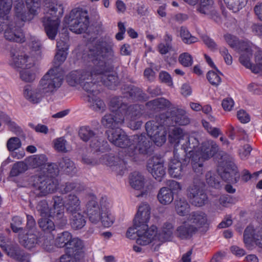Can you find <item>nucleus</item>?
Segmentation results:
<instances>
[{"instance_id":"nucleus-40","label":"nucleus","mask_w":262,"mask_h":262,"mask_svg":"<svg viewBox=\"0 0 262 262\" xmlns=\"http://www.w3.org/2000/svg\"><path fill=\"white\" fill-rule=\"evenodd\" d=\"M127 105L122 97L113 98L110 101L111 109L115 113L122 114L124 111H125Z\"/></svg>"},{"instance_id":"nucleus-24","label":"nucleus","mask_w":262,"mask_h":262,"mask_svg":"<svg viewBox=\"0 0 262 262\" xmlns=\"http://www.w3.org/2000/svg\"><path fill=\"white\" fill-rule=\"evenodd\" d=\"M196 232L195 228L189 222L184 221L177 228L175 234L181 239L187 240L190 239Z\"/></svg>"},{"instance_id":"nucleus-3","label":"nucleus","mask_w":262,"mask_h":262,"mask_svg":"<svg viewBox=\"0 0 262 262\" xmlns=\"http://www.w3.org/2000/svg\"><path fill=\"white\" fill-rule=\"evenodd\" d=\"M150 208L146 203H143L139 206L138 212L134 218V225L141 227L136 232L139 238L136 240L138 244L145 246L151 243L152 239L157 233L156 226L152 225L148 227L147 222L150 219Z\"/></svg>"},{"instance_id":"nucleus-2","label":"nucleus","mask_w":262,"mask_h":262,"mask_svg":"<svg viewBox=\"0 0 262 262\" xmlns=\"http://www.w3.org/2000/svg\"><path fill=\"white\" fill-rule=\"evenodd\" d=\"M63 77L59 68H51L40 79L37 87L24 86L23 96L29 102L39 103L45 94H52L61 86Z\"/></svg>"},{"instance_id":"nucleus-64","label":"nucleus","mask_w":262,"mask_h":262,"mask_svg":"<svg viewBox=\"0 0 262 262\" xmlns=\"http://www.w3.org/2000/svg\"><path fill=\"white\" fill-rule=\"evenodd\" d=\"M41 242V247L45 250L49 252L54 251L55 246L53 244V241L51 237L43 236Z\"/></svg>"},{"instance_id":"nucleus-5","label":"nucleus","mask_w":262,"mask_h":262,"mask_svg":"<svg viewBox=\"0 0 262 262\" xmlns=\"http://www.w3.org/2000/svg\"><path fill=\"white\" fill-rule=\"evenodd\" d=\"M63 13V7L61 2H54L50 5L42 22L47 35L51 39H55L60 23L59 18Z\"/></svg>"},{"instance_id":"nucleus-56","label":"nucleus","mask_w":262,"mask_h":262,"mask_svg":"<svg viewBox=\"0 0 262 262\" xmlns=\"http://www.w3.org/2000/svg\"><path fill=\"white\" fill-rule=\"evenodd\" d=\"M255 229L252 226L246 227L244 233V241L246 245H250L255 240Z\"/></svg>"},{"instance_id":"nucleus-17","label":"nucleus","mask_w":262,"mask_h":262,"mask_svg":"<svg viewBox=\"0 0 262 262\" xmlns=\"http://www.w3.org/2000/svg\"><path fill=\"white\" fill-rule=\"evenodd\" d=\"M92 69L91 71L87 70H74L68 73L66 76V81L69 85L76 86L89 80L90 77L93 78Z\"/></svg>"},{"instance_id":"nucleus-45","label":"nucleus","mask_w":262,"mask_h":262,"mask_svg":"<svg viewBox=\"0 0 262 262\" xmlns=\"http://www.w3.org/2000/svg\"><path fill=\"white\" fill-rule=\"evenodd\" d=\"M59 168L68 174L75 173V167L74 163L67 157L63 158L58 163Z\"/></svg>"},{"instance_id":"nucleus-6","label":"nucleus","mask_w":262,"mask_h":262,"mask_svg":"<svg viewBox=\"0 0 262 262\" xmlns=\"http://www.w3.org/2000/svg\"><path fill=\"white\" fill-rule=\"evenodd\" d=\"M107 139L110 142L116 146L123 148L126 156L135 160L136 150L133 146V136H128L123 130L119 127L108 129L106 132Z\"/></svg>"},{"instance_id":"nucleus-11","label":"nucleus","mask_w":262,"mask_h":262,"mask_svg":"<svg viewBox=\"0 0 262 262\" xmlns=\"http://www.w3.org/2000/svg\"><path fill=\"white\" fill-rule=\"evenodd\" d=\"M23 25L11 19L0 20V32L4 31V36L7 40L23 42L25 41V36L21 29Z\"/></svg>"},{"instance_id":"nucleus-61","label":"nucleus","mask_w":262,"mask_h":262,"mask_svg":"<svg viewBox=\"0 0 262 262\" xmlns=\"http://www.w3.org/2000/svg\"><path fill=\"white\" fill-rule=\"evenodd\" d=\"M21 146L20 140L17 137H11L7 142V147L10 151L16 150L19 148Z\"/></svg>"},{"instance_id":"nucleus-46","label":"nucleus","mask_w":262,"mask_h":262,"mask_svg":"<svg viewBox=\"0 0 262 262\" xmlns=\"http://www.w3.org/2000/svg\"><path fill=\"white\" fill-rule=\"evenodd\" d=\"M48 161L46 156L43 154L30 156L27 159L29 166L36 168L43 165Z\"/></svg>"},{"instance_id":"nucleus-8","label":"nucleus","mask_w":262,"mask_h":262,"mask_svg":"<svg viewBox=\"0 0 262 262\" xmlns=\"http://www.w3.org/2000/svg\"><path fill=\"white\" fill-rule=\"evenodd\" d=\"M82 161L86 164L95 165L99 164L106 165L112 168L117 174L123 175L126 171V163L124 160L113 155L103 154L98 159H92L87 156L82 157Z\"/></svg>"},{"instance_id":"nucleus-10","label":"nucleus","mask_w":262,"mask_h":262,"mask_svg":"<svg viewBox=\"0 0 262 262\" xmlns=\"http://www.w3.org/2000/svg\"><path fill=\"white\" fill-rule=\"evenodd\" d=\"M169 140L171 143L174 144V148L179 144L181 145L182 149L188 154L192 152V149L199 145V141L194 136H188L185 135L182 129L174 127L169 134Z\"/></svg>"},{"instance_id":"nucleus-48","label":"nucleus","mask_w":262,"mask_h":262,"mask_svg":"<svg viewBox=\"0 0 262 262\" xmlns=\"http://www.w3.org/2000/svg\"><path fill=\"white\" fill-rule=\"evenodd\" d=\"M188 198L191 202L192 204L198 207L204 205L208 201V197L205 190L198 192L197 194H195V196H191Z\"/></svg>"},{"instance_id":"nucleus-58","label":"nucleus","mask_w":262,"mask_h":262,"mask_svg":"<svg viewBox=\"0 0 262 262\" xmlns=\"http://www.w3.org/2000/svg\"><path fill=\"white\" fill-rule=\"evenodd\" d=\"M20 79L27 82L33 81L36 77L35 73L30 69H24L20 71Z\"/></svg>"},{"instance_id":"nucleus-55","label":"nucleus","mask_w":262,"mask_h":262,"mask_svg":"<svg viewBox=\"0 0 262 262\" xmlns=\"http://www.w3.org/2000/svg\"><path fill=\"white\" fill-rule=\"evenodd\" d=\"M147 105L149 106H155V108H169L172 106V104L170 102L164 98H160L158 99H156L152 101H149L147 103Z\"/></svg>"},{"instance_id":"nucleus-21","label":"nucleus","mask_w":262,"mask_h":262,"mask_svg":"<svg viewBox=\"0 0 262 262\" xmlns=\"http://www.w3.org/2000/svg\"><path fill=\"white\" fill-rule=\"evenodd\" d=\"M20 232L18 234L19 244L25 248L31 250L38 243V234L36 232Z\"/></svg>"},{"instance_id":"nucleus-7","label":"nucleus","mask_w":262,"mask_h":262,"mask_svg":"<svg viewBox=\"0 0 262 262\" xmlns=\"http://www.w3.org/2000/svg\"><path fill=\"white\" fill-rule=\"evenodd\" d=\"M28 12H27L23 0H14V16L12 20L18 22V24H24V22L32 20L37 14L39 8L38 0L26 1Z\"/></svg>"},{"instance_id":"nucleus-30","label":"nucleus","mask_w":262,"mask_h":262,"mask_svg":"<svg viewBox=\"0 0 262 262\" xmlns=\"http://www.w3.org/2000/svg\"><path fill=\"white\" fill-rule=\"evenodd\" d=\"M143 108V106L138 104L127 105L121 115L124 117V120L138 119L144 113Z\"/></svg>"},{"instance_id":"nucleus-41","label":"nucleus","mask_w":262,"mask_h":262,"mask_svg":"<svg viewBox=\"0 0 262 262\" xmlns=\"http://www.w3.org/2000/svg\"><path fill=\"white\" fill-rule=\"evenodd\" d=\"M12 0H0V20L10 19L9 14L12 6Z\"/></svg>"},{"instance_id":"nucleus-29","label":"nucleus","mask_w":262,"mask_h":262,"mask_svg":"<svg viewBox=\"0 0 262 262\" xmlns=\"http://www.w3.org/2000/svg\"><path fill=\"white\" fill-rule=\"evenodd\" d=\"M197 11L210 18H213L217 16V12L214 8L213 0H200Z\"/></svg>"},{"instance_id":"nucleus-9","label":"nucleus","mask_w":262,"mask_h":262,"mask_svg":"<svg viewBox=\"0 0 262 262\" xmlns=\"http://www.w3.org/2000/svg\"><path fill=\"white\" fill-rule=\"evenodd\" d=\"M67 23L71 31L77 34L84 32L90 24L88 11L80 8L73 9L70 13Z\"/></svg>"},{"instance_id":"nucleus-33","label":"nucleus","mask_w":262,"mask_h":262,"mask_svg":"<svg viewBox=\"0 0 262 262\" xmlns=\"http://www.w3.org/2000/svg\"><path fill=\"white\" fill-rule=\"evenodd\" d=\"M107 143L103 138L96 136L90 142V147L92 150L97 156H101L107 149Z\"/></svg>"},{"instance_id":"nucleus-27","label":"nucleus","mask_w":262,"mask_h":262,"mask_svg":"<svg viewBox=\"0 0 262 262\" xmlns=\"http://www.w3.org/2000/svg\"><path fill=\"white\" fill-rule=\"evenodd\" d=\"M173 231L174 226L173 224L169 222H165L163 224L161 230L159 231L158 235L157 236L155 235L154 237H155V240L158 239L161 243L166 242L171 239Z\"/></svg>"},{"instance_id":"nucleus-53","label":"nucleus","mask_w":262,"mask_h":262,"mask_svg":"<svg viewBox=\"0 0 262 262\" xmlns=\"http://www.w3.org/2000/svg\"><path fill=\"white\" fill-rule=\"evenodd\" d=\"M247 0H224L227 7L233 12H237L246 5Z\"/></svg>"},{"instance_id":"nucleus-20","label":"nucleus","mask_w":262,"mask_h":262,"mask_svg":"<svg viewBox=\"0 0 262 262\" xmlns=\"http://www.w3.org/2000/svg\"><path fill=\"white\" fill-rule=\"evenodd\" d=\"M59 174V170L56 165L50 164L46 167L39 168L35 170L33 178L34 179L46 180L49 179H54Z\"/></svg>"},{"instance_id":"nucleus-1","label":"nucleus","mask_w":262,"mask_h":262,"mask_svg":"<svg viewBox=\"0 0 262 262\" xmlns=\"http://www.w3.org/2000/svg\"><path fill=\"white\" fill-rule=\"evenodd\" d=\"M88 56L93 63L92 76L95 82L101 83L110 89H114L119 83L117 74L113 71L107 62L117 59L112 45L105 41L99 40L90 49Z\"/></svg>"},{"instance_id":"nucleus-32","label":"nucleus","mask_w":262,"mask_h":262,"mask_svg":"<svg viewBox=\"0 0 262 262\" xmlns=\"http://www.w3.org/2000/svg\"><path fill=\"white\" fill-rule=\"evenodd\" d=\"M172 120L178 125H186L190 122L186 111L177 107H173L171 111Z\"/></svg>"},{"instance_id":"nucleus-26","label":"nucleus","mask_w":262,"mask_h":262,"mask_svg":"<svg viewBox=\"0 0 262 262\" xmlns=\"http://www.w3.org/2000/svg\"><path fill=\"white\" fill-rule=\"evenodd\" d=\"M68 47V45L64 41L59 40L57 41V52L55 55L54 59L55 63L56 66L53 68L55 67L59 68L63 77V74L61 68L59 67V65L63 63L67 58L68 55L67 51L69 49Z\"/></svg>"},{"instance_id":"nucleus-49","label":"nucleus","mask_w":262,"mask_h":262,"mask_svg":"<svg viewBox=\"0 0 262 262\" xmlns=\"http://www.w3.org/2000/svg\"><path fill=\"white\" fill-rule=\"evenodd\" d=\"M52 213L53 219L59 226L63 227L67 224V219L64 216L63 208L54 209Z\"/></svg>"},{"instance_id":"nucleus-23","label":"nucleus","mask_w":262,"mask_h":262,"mask_svg":"<svg viewBox=\"0 0 262 262\" xmlns=\"http://www.w3.org/2000/svg\"><path fill=\"white\" fill-rule=\"evenodd\" d=\"M57 186V191L63 194L73 190L76 192H81L85 189L84 185L75 181H59Z\"/></svg>"},{"instance_id":"nucleus-18","label":"nucleus","mask_w":262,"mask_h":262,"mask_svg":"<svg viewBox=\"0 0 262 262\" xmlns=\"http://www.w3.org/2000/svg\"><path fill=\"white\" fill-rule=\"evenodd\" d=\"M147 168L155 179H161L165 174L163 160L158 157L154 156L149 160Z\"/></svg>"},{"instance_id":"nucleus-63","label":"nucleus","mask_w":262,"mask_h":262,"mask_svg":"<svg viewBox=\"0 0 262 262\" xmlns=\"http://www.w3.org/2000/svg\"><path fill=\"white\" fill-rule=\"evenodd\" d=\"M167 187L173 194L178 193L182 190L185 186L184 182L179 181H168Z\"/></svg>"},{"instance_id":"nucleus-43","label":"nucleus","mask_w":262,"mask_h":262,"mask_svg":"<svg viewBox=\"0 0 262 262\" xmlns=\"http://www.w3.org/2000/svg\"><path fill=\"white\" fill-rule=\"evenodd\" d=\"M72 235L68 231H64L58 234L55 240V246L58 248H67Z\"/></svg>"},{"instance_id":"nucleus-4","label":"nucleus","mask_w":262,"mask_h":262,"mask_svg":"<svg viewBox=\"0 0 262 262\" xmlns=\"http://www.w3.org/2000/svg\"><path fill=\"white\" fill-rule=\"evenodd\" d=\"M199 145L195 149H192L191 153L188 154L192 169L198 175L202 173L204 161L212 157L219 149L216 143L212 140L204 142L200 147Z\"/></svg>"},{"instance_id":"nucleus-36","label":"nucleus","mask_w":262,"mask_h":262,"mask_svg":"<svg viewBox=\"0 0 262 262\" xmlns=\"http://www.w3.org/2000/svg\"><path fill=\"white\" fill-rule=\"evenodd\" d=\"M187 185L186 192L188 198L195 196L198 192L207 189L205 181H191Z\"/></svg>"},{"instance_id":"nucleus-51","label":"nucleus","mask_w":262,"mask_h":262,"mask_svg":"<svg viewBox=\"0 0 262 262\" xmlns=\"http://www.w3.org/2000/svg\"><path fill=\"white\" fill-rule=\"evenodd\" d=\"M180 33L182 41L186 44L190 45L198 41V38L192 35L188 30L185 27L182 26L181 27Z\"/></svg>"},{"instance_id":"nucleus-57","label":"nucleus","mask_w":262,"mask_h":262,"mask_svg":"<svg viewBox=\"0 0 262 262\" xmlns=\"http://www.w3.org/2000/svg\"><path fill=\"white\" fill-rule=\"evenodd\" d=\"M54 147L58 152H67V141L64 137L58 138L53 141Z\"/></svg>"},{"instance_id":"nucleus-38","label":"nucleus","mask_w":262,"mask_h":262,"mask_svg":"<svg viewBox=\"0 0 262 262\" xmlns=\"http://www.w3.org/2000/svg\"><path fill=\"white\" fill-rule=\"evenodd\" d=\"M157 199L161 204L168 205L173 200V194L167 187H163L159 191Z\"/></svg>"},{"instance_id":"nucleus-54","label":"nucleus","mask_w":262,"mask_h":262,"mask_svg":"<svg viewBox=\"0 0 262 262\" xmlns=\"http://www.w3.org/2000/svg\"><path fill=\"white\" fill-rule=\"evenodd\" d=\"M40 228L45 232L50 233L54 231L55 226L54 222L48 218L42 217L38 221Z\"/></svg>"},{"instance_id":"nucleus-15","label":"nucleus","mask_w":262,"mask_h":262,"mask_svg":"<svg viewBox=\"0 0 262 262\" xmlns=\"http://www.w3.org/2000/svg\"><path fill=\"white\" fill-rule=\"evenodd\" d=\"M187 220L195 228L197 232L205 234L209 230V223L207 214L201 211H192L189 214Z\"/></svg>"},{"instance_id":"nucleus-16","label":"nucleus","mask_w":262,"mask_h":262,"mask_svg":"<svg viewBox=\"0 0 262 262\" xmlns=\"http://www.w3.org/2000/svg\"><path fill=\"white\" fill-rule=\"evenodd\" d=\"M89 84L86 83L84 86V90L88 94V101L90 103V107L96 112L102 113L106 108L104 101L99 98L97 95L99 94V90L96 89V85L92 86V90L89 89Z\"/></svg>"},{"instance_id":"nucleus-50","label":"nucleus","mask_w":262,"mask_h":262,"mask_svg":"<svg viewBox=\"0 0 262 262\" xmlns=\"http://www.w3.org/2000/svg\"><path fill=\"white\" fill-rule=\"evenodd\" d=\"M79 136L80 139L84 141L88 142L95 138L96 134L92 128L88 126H83L80 128L79 130Z\"/></svg>"},{"instance_id":"nucleus-19","label":"nucleus","mask_w":262,"mask_h":262,"mask_svg":"<svg viewBox=\"0 0 262 262\" xmlns=\"http://www.w3.org/2000/svg\"><path fill=\"white\" fill-rule=\"evenodd\" d=\"M132 143L136 150L137 154L138 152L141 154H147L152 144L148 138L143 134L133 135Z\"/></svg>"},{"instance_id":"nucleus-13","label":"nucleus","mask_w":262,"mask_h":262,"mask_svg":"<svg viewBox=\"0 0 262 262\" xmlns=\"http://www.w3.org/2000/svg\"><path fill=\"white\" fill-rule=\"evenodd\" d=\"M9 63L15 68L30 69L34 65V57L30 54L19 52L14 49L10 51Z\"/></svg>"},{"instance_id":"nucleus-25","label":"nucleus","mask_w":262,"mask_h":262,"mask_svg":"<svg viewBox=\"0 0 262 262\" xmlns=\"http://www.w3.org/2000/svg\"><path fill=\"white\" fill-rule=\"evenodd\" d=\"M124 122V117L114 112L113 114H106L101 120L102 125L109 129L116 128V126L122 124Z\"/></svg>"},{"instance_id":"nucleus-31","label":"nucleus","mask_w":262,"mask_h":262,"mask_svg":"<svg viewBox=\"0 0 262 262\" xmlns=\"http://www.w3.org/2000/svg\"><path fill=\"white\" fill-rule=\"evenodd\" d=\"M84 247L83 242L78 237H71L70 241L66 248V253L70 255L79 256Z\"/></svg>"},{"instance_id":"nucleus-39","label":"nucleus","mask_w":262,"mask_h":262,"mask_svg":"<svg viewBox=\"0 0 262 262\" xmlns=\"http://www.w3.org/2000/svg\"><path fill=\"white\" fill-rule=\"evenodd\" d=\"M10 257L17 260H22L24 257L23 251L15 244L12 243L4 251Z\"/></svg>"},{"instance_id":"nucleus-62","label":"nucleus","mask_w":262,"mask_h":262,"mask_svg":"<svg viewBox=\"0 0 262 262\" xmlns=\"http://www.w3.org/2000/svg\"><path fill=\"white\" fill-rule=\"evenodd\" d=\"M179 61L183 66L189 67L193 63L192 57L189 53L184 52L179 55Z\"/></svg>"},{"instance_id":"nucleus-14","label":"nucleus","mask_w":262,"mask_h":262,"mask_svg":"<svg viewBox=\"0 0 262 262\" xmlns=\"http://www.w3.org/2000/svg\"><path fill=\"white\" fill-rule=\"evenodd\" d=\"M87 203L85 205L86 212L89 221L93 224H96L100 220V214L102 212V207L100 206L96 196L93 193H88L86 195Z\"/></svg>"},{"instance_id":"nucleus-60","label":"nucleus","mask_w":262,"mask_h":262,"mask_svg":"<svg viewBox=\"0 0 262 262\" xmlns=\"http://www.w3.org/2000/svg\"><path fill=\"white\" fill-rule=\"evenodd\" d=\"M27 169V165L23 162H18L14 164L10 171V174L11 177H15L19 173L26 171Z\"/></svg>"},{"instance_id":"nucleus-44","label":"nucleus","mask_w":262,"mask_h":262,"mask_svg":"<svg viewBox=\"0 0 262 262\" xmlns=\"http://www.w3.org/2000/svg\"><path fill=\"white\" fill-rule=\"evenodd\" d=\"M29 46L30 48L29 54L34 58L37 59L41 55V45L40 41L35 37H31L29 42Z\"/></svg>"},{"instance_id":"nucleus-59","label":"nucleus","mask_w":262,"mask_h":262,"mask_svg":"<svg viewBox=\"0 0 262 262\" xmlns=\"http://www.w3.org/2000/svg\"><path fill=\"white\" fill-rule=\"evenodd\" d=\"M23 225L22 219L19 216H14L12 219L11 228L15 233H20L25 231V229L21 226Z\"/></svg>"},{"instance_id":"nucleus-12","label":"nucleus","mask_w":262,"mask_h":262,"mask_svg":"<svg viewBox=\"0 0 262 262\" xmlns=\"http://www.w3.org/2000/svg\"><path fill=\"white\" fill-rule=\"evenodd\" d=\"M157 120H152L146 123V130L148 136L153 141L155 144L158 146H162L166 141L167 131L163 122H159Z\"/></svg>"},{"instance_id":"nucleus-34","label":"nucleus","mask_w":262,"mask_h":262,"mask_svg":"<svg viewBox=\"0 0 262 262\" xmlns=\"http://www.w3.org/2000/svg\"><path fill=\"white\" fill-rule=\"evenodd\" d=\"M69 220L71 227L74 230L81 229L86 224L85 217L81 211L69 214Z\"/></svg>"},{"instance_id":"nucleus-52","label":"nucleus","mask_w":262,"mask_h":262,"mask_svg":"<svg viewBox=\"0 0 262 262\" xmlns=\"http://www.w3.org/2000/svg\"><path fill=\"white\" fill-rule=\"evenodd\" d=\"M0 119L8 125L11 131L16 134L20 132V127L11 120L9 116L2 111H0Z\"/></svg>"},{"instance_id":"nucleus-35","label":"nucleus","mask_w":262,"mask_h":262,"mask_svg":"<svg viewBox=\"0 0 262 262\" xmlns=\"http://www.w3.org/2000/svg\"><path fill=\"white\" fill-rule=\"evenodd\" d=\"M130 186L134 189L140 191L137 197L143 196L152 188L150 181H129Z\"/></svg>"},{"instance_id":"nucleus-42","label":"nucleus","mask_w":262,"mask_h":262,"mask_svg":"<svg viewBox=\"0 0 262 262\" xmlns=\"http://www.w3.org/2000/svg\"><path fill=\"white\" fill-rule=\"evenodd\" d=\"M144 95L140 89L131 85L127 88L124 97L133 100H140L144 99Z\"/></svg>"},{"instance_id":"nucleus-37","label":"nucleus","mask_w":262,"mask_h":262,"mask_svg":"<svg viewBox=\"0 0 262 262\" xmlns=\"http://www.w3.org/2000/svg\"><path fill=\"white\" fill-rule=\"evenodd\" d=\"M174 204L175 210L180 216H184L189 212L190 206L184 198L177 197Z\"/></svg>"},{"instance_id":"nucleus-22","label":"nucleus","mask_w":262,"mask_h":262,"mask_svg":"<svg viewBox=\"0 0 262 262\" xmlns=\"http://www.w3.org/2000/svg\"><path fill=\"white\" fill-rule=\"evenodd\" d=\"M32 186L38 194L46 195L48 194L54 193L57 191V182L59 181H34Z\"/></svg>"},{"instance_id":"nucleus-47","label":"nucleus","mask_w":262,"mask_h":262,"mask_svg":"<svg viewBox=\"0 0 262 262\" xmlns=\"http://www.w3.org/2000/svg\"><path fill=\"white\" fill-rule=\"evenodd\" d=\"M102 212L100 214V220L104 227H111L115 221V218L106 207H102Z\"/></svg>"},{"instance_id":"nucleus-28","label":"nucleus","mask_w":262,"mask_h":262,"mask_svg":"<svg viewBox=\"0 0 262 262\" xmlns=\"http://www.w3.org/2000/svg\"><path fill=\"white\" fill-rule=\"evenodd\" d=\"M80 201L79 198L74 194H70L66 198L64 207L67 213L71 214L74 212L80 211Z\"/></svg>"}]
</instances>
